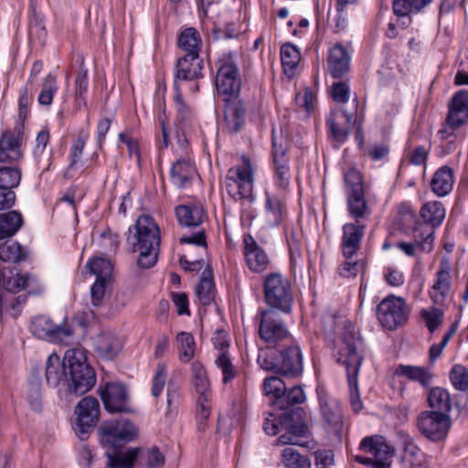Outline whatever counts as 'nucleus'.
I'll return each instance as SVG.
<instances>
[{"label":"nucleus","instance_id":"1","mask_svg":"<svg viewBox=\"0 0 468 468\" xmlns=\"http://www.w3.org/2000/svg\"><path fill=\"white\" fill-rule=\"evenodd\" d=\"M337 355L338 363L346 367L352 409L358 412L363 408L357 378L364 360V345L361 335L350 322L344 325L337 344Z\"/></svg>","mask_w":468,"mask_h":468},{"label":"nucleus","instance_id":"2","mask_svg":"<svg viewBox=\"0 0 468 468\" xmlns=\"http://www.w3.org/2000/svg\"><path fill=\"white\" fill-rule=\"evenodd\" d=\"M64 386L67 392L81 396L96 384V373L88 363L84 350L68 349L63 357Z\"/></svg>","mask_w":468,"mask_h":468},{"label":"nucleus","instance_id":"3","mask_svg":"<svg viewBox=\"0 0 468 468\" xmlns=\"http://www.w3.org/2000/svg\"><path fill=\"white\" fill-rule=\"evenodd\" d=\"M285 344L287 346L281 349H277V347L261 348L257 362L264 370L294 378L303 372V354L300 346L292 340Z\"/></svg>","mask_w":468,"mask_h":468},{"label":"nucleus","instance_id":"4","mask_svg":"<svg viewBox=\"0 0 468 468\" xmlns=\"http://www.w3.org/2000/svg\"><path fill=\"white\" fill-rule=\"evenodd\" d=\"M133 250L139 252L137 264L142 269L155 265L161 242L160 229L149 215H141L133 225Z\"/></svg>","mask_w":468,"mask_h":468},{"label":"nucleus","instance_id":"5","mask_svg":"<svg viewBox=\"0 0 468 468\" xmlns=\"http://www.w3.org/2000/svg\"><path fill=\"white\" fill-rule=\"evenodd\" d=\"M279 424L284 432L277 439L278 445L309 447L311 432L306 421V412L301 407H279Z\"/></svg>","mask_w":468,"mask_h":468},{"label":"nucleus","instance_id":"6","mask_svg":"<svg viewBox=\"0 0 468 468\" xmlns=\"http://www.w3.org/2000/svg\"><path fill=\"white\" fill-rule=\"evenodd\" d=\"M218 63L219 67L215 77L218 95L222 97V100L237 99L240 92L241 77L234 53L223 54Z\"/></svg>","mask_w":468,"mask_h":468},{"label":"nucleus","instance_id":"7","mask_svg":"<svg viewBox=\"0 0 468 468\" xmlns=\"http://www.w3.org/2000/svg\"><path fill=\"white\" fill-rule=\"evenodd\" d=\"M253 169L249 157L242 156L241 164L230 167L225 176V189L235 200L252 199Z\"/></svg>","mask_w":468,"mask_h":468},{"label":"nucleus","instance_id":"8","mask_svg":"<svg viewBox=\"0 0 468 468\" xmlns=\"http://www.w3.org/2000/svg\"><path fill=\"white\" fill-rule=\"evenodd\" d=\"M264 299L271 309L290 314L294 302L290 282L279 273L266 276L263 284Z\"/></svg>","mask_w":468,"mask_h":468},{"label":"nucleus","instance_id":"9","mask_svg":"<svg viewBox=\"0 0 468 468\" xmlns=\"http://www.w3.org/2000/svg\"><path fill=\"white\" fill-rule=\"evenodd\" d=\"M100 442L110 449H115L122 443L133 441L138 437V429L133 422L125 418L107 420L98 429Z\"/></svg>","mask_w":468,"mask_h":468},{"label":"nucleus","instance_id":"10","mask_svg":"<svg viewBox=\"0 0 468 468\" xmlns=\"http://www.w3.org/2000/svg\"><path fill=\"white\" fill-rule=\"evenodd\" d=\"M359 449L373 457L355 456L356 463L372 466L373 468H390V459L394 454V449L388 445L383 436L374 435L365 437Z\"/></svg>","mask_w":468,"mask_h":468},{"label":"nucleus","instance_id":"11","mask_svg":"<svg viewBox=\"0 0 468 468\" xmlns=\"http://www.w3.org/2000/svg\"><path fill=\"white\" fill-rule=\"evenodd\" d=\"M259 335L269 346H277L282 342H291L292 335L278 311L262 310L260 313Z\"/></svg>","mask_w":468,"mask_h":468},{"label":"nucleus","instance_id":"12","mask_svg":"<svg viewBox=\"0 0 468 468\" xmlns=\"http://www.w3.org/2000/svg\"><path fill=\"white\" fill-rule=\"evenodd\" d=\"M410 313V308L406 301L395 295L383 299L378 305V318L383 327L395 330L404 325Z\"/></svg>","mask_w":468,"mask_h":468},{"label":"nucleus","instance_id":"13","mask_svg":"<svg viewBox=\"0 0 468 468\" xmlns=\"http://www.w3.org/2000/svg\"><path fill=\"white\" fill-rule=\"evenodd\" d=\"M34 277L19 272L14 273L13 271H8L5 273L4 269H0V309H6L9 301V295H15L21 290H27L28 294H39L41 288H31V283H36Z\"/></svg>","mask_w":468,"mask_h":468},{"label":"nucleus","instance_id":"14","mask_svg":"<svg viewBox=\"0 0 468 468\" xmlns=\"http://www.w3.org/2000/svg\"><path fill=\"white\" fill-rule=\"evenodd\" d=\"M30 331L39 339L69 344L73 336L74 327L68 323L55 324L48 316L37 315L31 320Z\"/></svg>","mask_w":468,"mask_h":468},{"label":"nucleus","instance_id":"15","mask_svg":"<svg viewBox=\"0 0 468 468\" xmlns=\"http://www.w3.org/2000/svg\"><path fill=\"white\" fill-rule=\"evenodd\" d=\"M77 420L75 433L83 441L89 438L95 429L101 414L99 400L91 396L81 399L75 408Z\"/></svg>","mask_w":468,"mask_h":468},{"label":"nucleus","instance_id":"16","mask_svg":"<svg viewBox=\"0 0 468 468\" xmlns=\"http://www.w3.org/2000/svg\"><path fill=\"white\" fill-rule=\"evenodd\" d=\"M343 412L340 401L324 394V432L331 446H340L343 435Z\"/></svg>","mask_w":468,"mask_h":468},{"label":"nucleus","instance_id":"17","mask_svg":"<svg viewBox=\"0 0 468 468\" xmlns=\"http://www.w3.org/2000/svg\"><path fill=\"white\" fill-rule=\"evenodd\" d=\"M271 156L273 161V181L282 195L289 192L291 182V169L287 157V145L281 139L280 142L272 136Z\"/></svg>","mask_w":468,"mask_h":468},{"label":"nucleus","instance_id":"18","mask_svg":"<svg viewBox=\"0 0 468 468\" xmlns=\"http://www.w3.org/2000/svg\"><path fill=\"white\" fill-rule=\"evenodd\" d=\"M418 427L427 439L438 441L446 437L451 427V419L445 413L424 411L418 418Z\"/></svg>","mask_w":468,"mask_h":468},{"label":"nucleus","instance_id":"19","mask_svg":"<svg viewBox=\"0 0 468 468\" xmlns=\"http://www.w3.org/2000/svg\"><path fill=\"white\" fill-rule=\"evenodd\" d=\"M101 399L109 413H132L133 406L125 385L120 382H110L101 390Z\"/></svg>","mask_w":468,"mask_h":468},{"label":"nucleus","instance_id":"20","mask_svg":"<svg viewBox=\"0 0 468 468\" xmlns=\"http://www.w3.org/2000/svg\"><path fill=\"white\" fill-rule=\"evenodd\" d=\"M399 213L403 216L404 220L408 222H414V227L411 230L412 241L420 252L429 253L433 250L434 246V232L432 226L421 223L416 220V214L409 206H402Z\"/></svg>","mask_w":468,"mask_h":468},{"label":"nucleus","instance_id":"21","mask_svg":"<svg viewBox=\"0 0 468 468\" xmlns=\"http://www.w3.org/2000/svg\"><path fill=\"white\" fill-rule=\"evenodd\" d=\"M451 264L447 257H443L435 274L434 282L429 292L431 301L436 304L444 303L451 296Z\"/></svg>","mask_w":468,"mask_h":468},{"label":"nucleus","instance_id":"22","mask_svg":"<svg viewBox=\"0 0 468 468\" xmlns=\"http://www.w3.org/2000/svg\"><path fill=\"white\" fill-rule=\"evenodd\" d=\"M225 101L224 124L229 133L236 134L239 133L247 119V107L241 100L229 99Z\"/></svg>","mask_w":468,"mask_h":468},{"label":"nucleus","instance_id":"23","mask_svg":"<svg viewBox=\"0 0 468 468\" xmlns=\"http://www.w3.org/2000/svg\"><path fill=\"white\" fill-rule=\"evenodd\" d=\"M243 253L249 269L253 272L264 271L270 264L269 257L264 250L249 233L243 236Z\"/></svg>","mask_w":468,"mask_h":468},{"label":"nucleus","instance_id":"24","mask_svg":"<svg viewBox=\"0 0 468 468\" xmlns=\"http://www.w3.org/2000/svg\"><path fill=\"white\" fill-rule=\"evenodd\" d=\"M22 133L16 134L11 130H5L0 136V163L15 164L22 156L21 151Z\"/></svg>","mask_w":468,"mask_h":468},{"label":"nucleus","instance_id":"25","mask_svg":"<svg viewBox=\"0 0 468 468\" xmlns=\"http://www.w3.org/2000/svg\"><path fill=\"white\" fill-rule=\"evenodd\" d=\"M202 69L203 60L199 58V54H186L177 60L174 86L177 84L178 80H194L203 78Z\"/></svg>","mask_w":468,"mask_h":468},{"label":"nucleus","instance_id":"26","mask_svg":"<svg viewBox=\"0 0 468 468\" xmlns=\"http://www.w3.org/2000/svg\"><path fill=\"white\" fill-rule=\"evenodd\" d=\"M365 228L366 226L363 223L356 221V223H346L344 225L342 249L343 255L346 259H352L360 248Z\"/></svg>","mask_w":468,"mask_h":468},{"label":"nucleus","instance_id":"27","mask_svg":"<svg viewBox=\"0 0 468 468\" xmlns=\"http://www.w3.org/2000/svg\"><path fill=\"white\" fill-rule=\"evenodd\" d=\"M402 463L405 468H430L427 458L408 434H401Z\"/></svg>","mask_w":468,"mask_h":468},{"label":"nucleus","instance_id":"28","mask_svg":"<svg viewBox=\"0 0 468 468\" xmlns=\"http://www.w3.org/2000/svg\"><path fill=\"white\" fill-rule=\"evenodd\" d=\"M177 221L182 227H198L206 218V212L200 204L179 205L175 209Z\"/></svg>","mask_w":468,"mask_h":468},{"label":"nucleus","instance_id":"29","mask_svg":"<svg viewBox=\"0 0 468 468\" xmlns=\"http://www.w3.org/2000/svg\"><path fill=\"white\" fill-rule=\"evenodd\" d=\"M327 62L331 75L341 78L349 69L350 56L341 44H335L329 50Z\"/></svg>","mask_w":468,"mask_h":468},{"label":"nucleus","instance_id":"30","mask_svg":"<svg viewBox=\"0 0 468 468\" xmlns=\"http://www.w3.org/2000/svg\"><path fill=\"white\" fill-rule=\"evenodd\" d=\"M447 116L450 122L461 125L468 121V90H462L453 95Z\"/></svg>","mask_w":468,"mask_h":468},{"label":"nucleus","instance_id":"31","mask_svg":"<svg viewBox=\"0 0 468 468\" xmlns=\"http://www.w3.org/2000/svg\"><path fill=\"white\" fill-rule=\"evenodd\" d=\"M192 384L198 394L197 400L209 402L211 397L210 382L204 366L195 361L192 363Z\"/></svg>","mask_w":468,"mask_h":468},{"label":"nucleus","instance_id":"32","mask_svg":"<svg viewBox=\"0 0 468 468\" xmlns=\"http://www.w3.org/2000/svg\"><path fill=\"white\" fill-rule=\"evenodd\" d=\"M453 184V170L448 165H443L434 173L431 187L435 195L444 197L452 190Z\"/></svg>","mask_w":468,"mask_h":468},{"label":"nucleus","instance_id":"33","mask_svg":"<svg viewBox=\"0 0 468 468\" xmlns=\"http://www.w3.org/2000/svg\"><path fill=\"white\" fill-rule=\"evenodd\" d=\"M122 348V343L118 336L112 334H102L99 336L95 350L104 359L112 360Z\"/></svg>","mask_w":468,"mask_h":468},{"label":"nucleus","instance_id":"34","mask_svg":"<svg viewBox=\"0 0 468 468\" xmlns=\"http://www.w3.org/2000/svg\"><path fill=\"white\" fill-rule=\"evenodd\" d=\"M394 374L399 377H405L409 380L420 383L423 388H428L432 379V374L423 367L399 365Z\"/></svg>","mask_w":468,"mask_h":468},{"label":"nucleus","instance_id":"35","mask_svg":"<svg viewBox=\"0 0 468 468\" xmlns=\"http://www.w3.org/2000/svg\"><path fill=\"white\" fill-rule=\"evenodd\" d=\"M265 210L270 221L273 225H279L286 214V205L284 199L277 194H271L266 191Z\"/></svg>","mask_w":468,"mask_h":468},{"label":"nucleus","instance_id":"36","mask_svg":"<svg viewBox=\"0 0 468 468\" xmlns=\"http://www.w3.org/2000/svg\"><path fill=\"white\" fill-rule=\"evenodd\" d=\"M301 55L295 45L285 43L281 48V61L284 74L292 79L295 76Z\"/></svg>","mask_w":468,"mask_h":468},{"label":"nucleus","instance_id":"37","mask_svg":"<svg viewBox=\"0 0 468 468\" xmlns=\"http://www.w3.org/2000/svg\"><path fill=\"white\" fill-rule=\"evenodd\" d=\"M23 217L16 210L0 213V239L13 237L22 227Z\"/></svg>","mask_w":468,"mask_h":468},{"label":"nucleus","instance_id":"38","mask_svg":"<svg viewBox=\"0 0 468 468\" xmlns=\"http://www.w3.org/2000/svg\"><path fill=\"white\" fill-rule=\"evenodd\" d=\"M165 458L157 446L139 449L137 453V468H163Z\"/></svg>","mask_w":468,"mask_h":468},{"label":"nucleus","instance_id":"39","mask_svg":"<svg viewBox=\"0 0 468 468\" xmlns=\"http://www.w3.org/2000/svg\"><path fill=\"white\" fill-rule=\"evenodd\" d=\"M194 169L189 161L179 159L170 169L172 183L178 188H184L190 184Z\"/></svg>","mask_w":468,"mask_h":468},{"label":"nucleus","instance_id":"40","mask_svg":"<svg viewBox=\"0 0 468 468\" xmlns=\"http://www.w3.org/2000/svg\"><path fill=\"white\" fill-rule=\"evenodd\" d=\"M45 377L49 387L56 388L61 381L64 384L63 360L60 361L59 356L56 353L48 356L46 361Z\"/></svg>","mask_w":468,"mask_h":468},{"label":"nucleus","instance_id":"41","mask_svg":"<svg viewBox=\"0 0 468 468\" xmlns=\"http://www.w3.org/2000/svg\"><path fill=\"white\" fill-rule=\"evenodd\" d=\"M196 293L200 303L204 306L209 305L215 299V284L212 271L206 268L202 273Z\"/></svg>","mask_w":468,"mask_h":468},{"label":"nucleus","instance_id":"42","mask_svg":"<svg viewBox=\"0 0 468 468\" xmlns=\"http://www.w3.org/2000/svg\"><path fill=\"white\" fill-rule=\"evenodd\" d=\"M175 90L176 95L174 101L176 110V120L183 131L193 122L196 118V113L193 107L184 101L178 84L175 85Z\"/></svg>","mask_w":468,"mask_h":468},{"label":"nucleus","instance_id":"43","mask_svg":"<svg viewBox=\"0 0 468 468\" xmlns=\"http://www.w3.org/2000/svg\"><path fill=\"white\" fill-rule=\"evenodd\" d=\"M347 207L350 216L356 221L367 218L371 214V209L365 198V192L356 194H348Z\"/></svg>","mask_w":468,"mask_h":468},{"label":"nucleus","instance_id":"44","mask_svg":"<svg viewBox=\"0 0 468 468\" xmlns=\"http://www.w3.org/2000/svg\"><path fill=\"white\" fill-rule=\"evenodd\" d=\"M429 406L439 413L448 415L452 409V399L447 389L436 387L431 389L428 396Z\"/></svg>","mask_w":468,"mask_h":468},{"label":"nucleus","instance_id":"45","mask_svg":"<svg viewBox=\"0 0 468 468\" xmlns=\"http://www.w3.org/2000/svg\"><path fill=\"white\" fill-rule=\"evenodd\" d=\"M420 216L423 223L432 226L435 230V228L440 226L445 218V209L441 202H428L422 206Z\"/></svg>","mask_w":468,"mask_h":468},{"label":"nucleus","instance_id":"46","mask_svg":"<svg viewBox=\"0 0 468 468\" xmlns=\"http://www.w3.org/2000/svg\"><path fill=\"white\" fill-rule=\"evenodd\" d=\"M27 250L18 242L6 240L0 244V261L17 263L26 261Z\"/></svg>","mask_w":468,"mask_h":468},{"label":"nucleus","instance_id":"47","mask_svg":"<svg viewBox=\"0 0 468 468\" xmlns=\"http://www.w3.org/2000/svg\"><path fill=\"white\" fill-rule=\"evenodd\" d=\"M178 46L185 50L186 54H199L201 47V37L198 31L194 27H188L183 30L178 37Z\"/></svg>","mask_w":468,"mask_h":468},{"label":"nucleus","instance_id":"48","mask_svg":"<svg viewBox=\"0 0 468 468\" xmlns=\"http://www.w3.org/2000/svg\"><path fill=\"white\" fill-rule=\"evenodd\" d=\"M215 364L222 373V382L225 385L232 382L239 375V369L233 364L229 352H220L216 357Z\"/></svg>","mask_w":468,"mask_h":468},{"label":"nucleus","instance_id":"49","mask_svg":"<svg viewBox=\"0 0 468 468\" xmlns=\"http://www.w3.org/2000/svg\"><path fill=\"white\" fill-rule=\"evenodd\" d=\"M432 0H393V12L397 16H408L411 13H418Z\"/></svg>","mask_w":468,"mask_h":468},{"label":"nucleus","instance_id":"50","mask_svg":"<svg viewBox=\"0 0 468 468\" xmlns=\"http://www.w3.org/2000/svg\"><path fill=\"white\" fill-rule=\"evenodd\" d=\"M58 90V87L56 76L52 73H48L41 84V90L37 98L38 103L43 106L51 105Z\"/></svg>","mask_w":468,"mask_h":468},{"label":"nucleus","instance_id":"51","mask_svg":"<svg viewBox=\"0 0 468 468\" xmlns=\"http://www.w3.org/2000/svg\"><path fill=\"white\" fill-rule=\"evenodd\" d=\"M262 389L264 395L272 396L275 399V404L279 406L281 399L286 391V386L283 380L279 377L273 376L264 378Z\"/></svg>","mask_w":468,"mask_h":468},{"label":"nucleus","instance_id":"52","mask_svg":"<svg viewBox=\"0 0 468 468\" xmlns=\"http://www.w3.org/2000/svg\"><path fill=\"white\" fill-rule=\"evenodd\" d=\"M21 170L16 166L0 167V189H15L21 181Z\"/></svg>","mask_w":468,"mask_h":468},{"label":"nucleus","instance_id":"53","mask_svg":"<svg viewBox=\"0 0 468 468\" xmlns=\"http://www.w3.org/2000/svg\"><path fill=\"white\" fill-rule=\"evenodd\" d=\"M282 461L286 468H311L308 458L300 454L292 447H286L282 450Z\"/></svg>","mask_w":468,"mask_h":468},{"label":"nucleus","instance_id":"54","mask_svg":"<svg viewBox=\"0 0 468 468\" xmlns=\"http://www.w3.org/2000/svg\"><path fill=\"white\" fill-rule=\"evenodd\" d=\"M138 448H131L123 454H110L109 465L111 468H133L137 464Z\"/></svg>","mask_w":468,"mask_h":468},{"label":"nucleus","instance_id":"55","mask_svg":"<svg viewBox=\"0 0 468 468\" xmlns=\"http://www.w3.org/2000/svg\"><path fill=\"white\" fill-rule=\"evenodd\" d=\"M90 272L96 276V279L110 280L113 267L111 261L104 258L90 259L87 263Z\"/></svg>","mask_w":468,"mask_h":468},{"label":"nucleus","instance_id":"56","mask_svg":"<svg viewBox=\"0 0 468 468\" xmlns=\"http://www.w3.org/2000/svg\"><path fill=\"white\" fill-rule=\"evenodd\" d=\"M179 344V359L182 362L190 361L195 354V340L190 333L181 332L176 336Z\"/></svg>","mask_w":468,"mask_h":468},{"label":"nucleus","instance_id":"57","mask_svg":"<svg viewBox=\"0 0 468 468\" xmlns=\"http://www.w3.org/2000/svg\"><path fill=\"white\" fill-rule=\"evenodd\" d=\"M346 196L348 194H359L365 192L361 173L356 168H349L345 173Z\"/></svg>","mask_w":468,"mask_h":468},{"label":"nucleus","instance_id":"58","mask_svg":"<svg viewBox=\"0 0 468 468\" xmlns=\"http://www.w3.org/2000/svg\"><path fill=\"white\" fill-rule=\"evenodd\" d=\"M420 316L428 330L433 333L442 324L444 314L440 308L431 307L429 309H422Z\"/></svg>","mask_w":468,"mask_h":468},{"label":"nucleus","instance_id":"59","mask_svg":"<svg viewBox=\"0 0 468 468\" xmlns=\"http://www.w3.org/2000/svg\"><path fill=\"white\" fill-rule=\"evenodd\" d=\"M450 380L456 389L465 391L468 388V369L462 365H454L450 371Z\"/></svg>","mask_w":468,"mask_h":468},{"label":"nucleus","instance_id":"60","mask_svg":"<svg viewBox=\"0 0 468 468\" xmlns=\"http://www.w3.org/2000/svg\"><path fill=\"white\" fill-rule=\"evenodd\" d=\"M306 399L304 391L301 386H293L286 391L281 399L278 407L287 406V408L297 407V404L304 402Z\"/></svg>","mask_w":468,"mask_h":468},{"label":"nucleus","instance_id":"61","mask_svg":"<svg viewBox=\"0 0 468 468\" xmlns=\"http://www.w3.org/2000/svg\"><path fill=\"white\" fill-rule=\"evenodd\" d=\"M89 138V133L81 129L79 131L78 138L73 142V144L70 149V164L69 167H73L80 157L82 155L84 146L86 144V142Z\"/></svg>","mask_w":468,"mask_h":468},{"label":"nucleus","instance_id":"62","mask_svg":"<svg viewBox=\"0 0 468 468\" xmlns=\"http://www.w3.org/2000/svg\"><path fill=\"white\" fill-rule=\"evenodd\" d=\"M27 401L34 411L40 412L42 410L41 385L38 381L29 383L27 388Z\"/></svg>","mask_w":468,"mask_h":468},{"label":"nucleus","instance_id":"63","mask_svg":"<svg viewBox=\"0 0 468 468\" xmlns=\"http://www.w3.org/2000/svg\"><path fill=\"white\" fill-rule=\"evenodd\" d=\"M329 94L336 103H346L350 96L349 85L345 81L335 82L329 89Z\"/></svg>","mask_w":468,"mask_h":468},{"label":"nucleus","instance_id":"64","mask_svg":"<svg viewBox=\"0 0 468 468\" xmlns=\"http://www.w3.org/2000/svg\"><path fill=\"white\" fill-rule=\"evenodd\" d=\"M210 416V406L208 402L197 400L196 420L198 432L204 433L207 430V420Z\"/></svg>","mask_w":468,"mask_h":468}]
</instances>
